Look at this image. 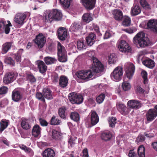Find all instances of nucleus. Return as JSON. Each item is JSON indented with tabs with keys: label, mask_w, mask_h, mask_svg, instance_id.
<instances>
[{
	"label": "nucleus",
	"mask_w": 157,
	"mask_h": 157,
	"mask_svg": "<svg viewBox=\"0 0 157 157\" xmlns=\"http://www.w3.org/2000/svg\"><path fill=\"white\" fill-rule=\"evenodd\" d=\"M131 22L130 18L128 16H125L122 22V24L125 26L130 25Z\"/></svg>",
	"instance_id": "obj_41"
},
{
	"label": "nucleus",
	"mask_w": 157,
	"mask_h": 157,
	"mask_svg": "<svg viewBox=\"0 0 157 157\" xmlns=\"http://www.w3.org/2000/svg\"><path fill=\"white\" fill-rule=\"evenodd\" d=\"M142 63L146 67L151 69L155 66L154 61L151 59H145L142 62Z\"/></svg>",
	"instance_id": "obj_32"
},
{
	"label": "nucleus",
	"mask_w": 157,
	"mask_h": 157,
	"mask_svg": "<svg viewBox=\"0 0 157 157\" xmlns=\"http://www.w3.org/2000/svg\"><path fill=\"white\" fill-rule=\"evenodd\" d=\"M109 122L110 127H114L116 123V119L115 117H112L109 118Z\"/></svg>",
	"instance_id": "obj_50"
},
{
	"label": "nucleus",
	"mask_w": 157,
	"mask_h": 157,
	"mask_svg": "<svg viewBox=\"0 0 157 157\" xmlns=\"http://www.w3.org/2000/svg\"><path fill=\"white\" fill-rule=\"evenodd\" d=\"M39 121L41 125L43 126H47L48 123L44 120L40 118Z\"/></svg>",
	"instance_id": "obj_62"
},
{
	"label": "nucleus",
	"mask_w": 157,
	"mask_h": 157,
	"mask_svg": "<svg viewBox=\"0 0 157 157\" xmlns=\"http://www.w3.org/2000/svg\"><path fill=\"white\" fill-rule=\"evenodd\" d=\"M70 117L74 121L77 122L80 119V117L78 113L76 112H74L71 113Z\"/></svg>",
	"instance_id": "obj_38"
},
{
	"label": "nucleus",
	"mask_w": 157,
	"mask_h": 157,
	"mask_svg": "<svg viewBox=\"0 0 157 157\" xmlns=\"http://www.w3.org/2000/svg\"><path fill=\"white\" fill-rule=\"evenodd\" d=\"M66 109L64 107H62L59 108L58 110V114L59 117L65 119L66 118L65 111Z\"/></svg>",
	"instance_id": "obj_45"
},
{
	"label": "nucleus",
	"mask_w": 157,
	"mask_h": 157,
	"mask_svg": "<svg viewBox=\"0 0 157 157\" xmlns=\"http://www.w3.org/2000/svg\"><path fill=\"white\" fill-rule=\"evenodd\" d=\"M142 104L140 101L136 100H131L127 103V105L133 109H139L142 106Z\"/></svg>",
	"instance_id": "obj_18"
},
{
	"label": "nucleus",
	"mask_w": 157,
	"mask_h": 157,
	"mask_svg": "<svg viewBox=\"0 0 157 157\" xmlns=\"http://www.w3.org/2000/svg\"><path fill=\"white\" fill-rule=\"evenodd\" d=\"M82 19L84 22L89 23L92 20L93 18L90 14L88 13H84L82 16Z\"/></svg>",
	"instance_id": "obj_34"
},
{
	"label": "nucleus",
	"mask_w": 157,
	"mask_h": 157,
	"mask_svg": "<svg viewBox=\"0 0 157 157\" xmlns=\"http://www.w3.org/2000/svg\"><path fill=\"white\" fill-rule=\"evenodd\" d=\"M52 137L53 138L57 139L60 136V132L56 130H53L52 131Z\"/></svg>",
	"instance_id": "obj_51"
},
{
	"label": "nucleus",
	"mask_w": 157,
	"mask_h": 157,
	"mask_svg": "<svg viewBox=\"0 0 157 157\" xmlns=\"http://www.w3.org/2000/svg\"><path fill=\"white\" fill-rule=\"evenodd\" d=\"M145 149L144 147L141 145L139 146L138 149V153L140 157H145Z\"/></svg>",
	"instance_id": "obj_40"
},
{
	"label": "nucleus",
	"mask_w": 157,
	"mask_h": 157,
	"mask_svg": "<svg viewBox=\"0 0 157 157\" xmlns=\"http://www.w3.org/2000/svg\"><path fill=\"white\" fill-rule=\"evenodd\" d=\"M57 55L59 61L65 62L67 61V55L66 50L60 42H58L57 44Z\"/></svg>",
	"instance_id": "obj_3"
},
{
	"label": "nucleus",
	"mask_w": 157,
	"mask_h": 157,
	"mask_svg": "<svg viewBox=\"0 0 157 157\" xmlns=\"http://www.w3.org/2000/svg\"><path fill=\"white\" fill-rule=\"evenodd\" d=\"M96 39V36L93 33H90L86 37V40L87 44L91 46L94 43Z\"/></svg>",
	"instance_id": "obj_26"
},
{
	"label": "nucleus",
	"mask_w": 157,
	"mask_h": 157,
	"mask_svg": "<svg viewBox=\"0 0 157 157\" xmlns=\"http://www.w3.org/2000/svg\"><path fill=\"white\" fill-rule=\"evenodd\" d=\"M36 63L37 65L40 73L43 74L46 71L47 67L43 61L40 60H37L36 62Z\"/></svg>",
	"instance_id": "obj_22"
},
{
	"label": "nucleus",
	"mask_w": 157,
	"mask_h": 157,
	"mask_svg": "<svg viewBox=\"0 0 157 157\" xmlns=\"http://www.w3.org/2000/svg\"><path fill=\"white\" fill-rule=\"evenodd\" d=\"M94 59L89 70L92 73H98L102 71L104 69L103 65L97 58Z\"/></svg>",
	"instance_id": "obj_6"
},
{
	"label": "nucleus",
	"mask_w": 157,
	"mask_h": 157,
	"mask_svg": "<svg viewBox=\"0 0 157 157\" xmlns=\"http://www.w3.org/2000/svg\"><path fill=\"white\" fill-rule=\"evenodd\" d=\"M21 126L23 129L27 130L30 128V125L29 124L28 120L27 119H23L21 122Z\"/></svg>",
	"instance_id": "obj_35"
},
{
	"label": "nucleus",
	"mask_w": 157,
	"mask_h": 157,
	"mask_svg": "<svg viewBox=\"0 0 157 157\" xmlns=\"http://www.w3.org/2000/svg\"><path fill=\"white\" fill-rule=\"evenodd\" d=\"M140 3L144 9L147 10L151 9V7L147 3L145 0H141Z\"/></svg>",
	"instance_id": "obj_44"
},
{
	"label": "nucleus",
	"mask_w": 157,
	"mask_h": 157,
	"mask_svg": "<svg viewBox=\"0 0 157 157\" xmlns=\"http://www.w3.org/2000/svg\"><path fill=\"white\" fill-rule=\"evenodd\" d=\"M67 32L63 27L60 28L58 30V36L61 40H64L67 37Z\"/></svg>",
	"instance_id": "obj_20"
},
{
	"label": "nucleus",
	"mask_w": 157,
	"mask_h": 157,
	"mask_svg": "<svg viewBox=\"0 0 157 157\" xmlns=\"http://www.w3.org/2000/svg\"><path fill=\"white\" fill-rule=\"evenodd\" d=\"M8 122L6 121L2 120L0 122V133H1L8 126Z\"/></svg>",
	"instance_id": "obj_39"
},
{
	"label": "nucleus",
	"mask_w": 157,
	"mask_h": 157,
	"mask_svg": "<svg viewBox=\"0 0 157 157\" xmlns=\"http://www.w3.org/2000/svg\"><path fill=\"white\" fill-rule=\"evenodd\" d=\"M29 14V13L28 12L18 13L15 15L14 21L17 24L22 25L25 23L27 16Z\"/></svg>",
	"instance_id": "obj_9"
},
{
	"label": "nucleus",
	"mask_w": 157,
	"mask_h": 157,
	"mask_svg": "<svg viewBox=\"0 0 157 157\" xmlns=\"http://www.w3.org/2000/svg\"><path fill=\"white\" fill-rule=\"evenodd\" d=\"M8 91V88L6 86H2L0 87V95H3L6 94Z\"/></svg>",
	"instance_id": "obj_57"
},
{
	"label": "nucleus",
	"mask_w": 157,
	"mask_h": 157,
	"mask_svg": "<svg viewBox=\"0 0 157 157\" xmlns=\"http://www.w3.org/2000/svg\"><path fill=\"white\" fill-rule=\"evenodd\" d=\"M124 30L126 32L129 34L133 33L136 31L135 29L133 28L125 29Z\"/></svg>",
	"instance_id": "obj_61"
},
{
	"label": "nucleus",
	"mask_w": 157,
	"mask_h": 157,
	"mask_svg": "<svg viewBox=\"0 0 157 157\" xmlns=\"http://www.w3.org/2000/svg\"><path fill=\"white\" fill-rule=\"evenodd\" d=\"M112 137V134L109 131L104 132L102 133L101 136V137L102 139L106 141L110 140Z\"/></svg>",
	"instance_id": "obj_33"
},
{
	"label": "nucleus",
	"mask_w": 157,
	"mask_h": 157,
	"mask_svg": "<svg viewBox=\"0 0 157 157\" xmlns=\"http://www.w3.org/2000/svg\"><path fill=\"white\" fill-rule=\"evenodd\" d=\"M117 45L119 50L123 52L127 53L131 51V47L124 40H119L117 43Z\"/></svg>",
	"instance_id": "obj_7"
},
{
	"label": "nucleus",
	"mask_w": 157,
	"mask_h": 157,
	"mask_svg": "<svg viewBox=\"0 0 157 157\" xmlns=\"http://www.w3.org/2000/svg\"><path fill=\"white\" fill-rule=\"evenodd\" d=\"M133 42L138 47L143 48L147 46L149 43V39L145 36L142 32L138 33L133 38Z\"/></svg>",
	"instance_id": "obj_1"
},
{
	"label": "nucleus",
	"mask_w": 157,
	"mask_h": 157,
	"mask_svg": "<svg viewBox=\"0 0 157 157\" xmlns=\"http://www.w3.org/2000/svg\"><path fill=\"white\" fill-rule=\"evenodd\" d=\"M60 123L59 120L53 116L52 117L51 120V124L52 125H55L59 124Z\"/></svg>",
	"instance_id": "obj_53"
},
{
	"label": "nucleus",
	"mask_w": 157,
	"mask_h": 157,
	"mask_svg": "<svg viewBox=\"0 0 157 157\" xmlns=\"http://www.w3.org/2000/svg\"><path fill=\"white\" fill-rule=\"evenodd\" d=\"M42 155L43 157H55L56 153L54 150L48 148L43 152Z\"/></svg>",
	"instance_id": "obj_24"
},
{
	"label": "nucleus",
	"mask_w": 157,
	"mask_h": 157,
	"mask_svg": "<svg viewBox=\"0 0 157 157\" xmlns=\"http://www.w3.org/2000/svg\"><path fill=\"white\" fill-rule=\"evenodd\" d=\"M7 22L8 24H7L6 21L3 20L0 21V31L4 30L6 34H8L10 32V28L9 26H12L9 21H8Z\"/></svg>",
	"instance_id": "obj_16"
},
{
	"label": "nucleus",
	"mask_w": 157,
	"mask_h": 157,
	"mask_svg": "<svg viewBox=\"0 0 157 157\" xmlns=\"http://www.w3.org/2000/svg\"><path fill=\"white\" fill-rule=\"evenodd\" d=\"M76 75L79 78L87 81L91 79L93 73L89 70L80 71L77 72Z\"/></svg>",
	"instance_id": "obj_5"
},
{
	"label": "nucleus",
	"mask_w": 157,
	"mask_h": 157,
	"mask_svg": "<svg viewBox=\"0 0 157 157\" xmlns=\"http://www.w3.org/2000/svg\"><path fill=\"white\" fill-rule=\"evenodd\" d=\"M12 42H6L3 44L2 46L1 52L3 54L6 53L11 48Z\"/></svg>",
	"instance_id": "obj_30"
},
{
	"label": "nucleus",
	"mask_w": 157,
	"mask_h": 157,
	"mask_svg": "<svg viewBox=\"0 0 157 157\" xmlns=\"http://www.w3.org/2000/svg\"><path fill=\"white\" fill-rule=\"evenodd\" d=\"M4 62L13 66H14L15 65L14 60L10 57H5L4 59Z\"/></svg>",
	"instance_id": "obj_47"
},
{
	"label": "nucleus",
	"mask_w": 157,
	"mask_h": 157,
	"mask_svg": "<svg viewBox=\"0 0 157 157\" xmlns=\"http://www.w3.org/2000/svg\"><path fill=\"white\" fill-rule=\"evenodd\" d=\"M87 55L92 59L93 62L94 58H97L95 57V53L94 51L93 50L88 52L87 53Z\"/></svg>",
	"instance_id": "obj_56"
},
{
	"label": "nucleus",
	"mask_w": 157,
	"mask_h": 157,
	"mask_svg": "<svg viewBox=\"0 0 157 157\" xmlns=\"http://www.w3.org/2000/svg\"><path fill=\"white\" fill-rule=\"evenodd\" d=\"M28 80L31 83H33L36 81V79L32 75H29L28 76Z\"/></svg>",
	"instance_id": "obj_60"
},
{
	"label": "nucleus",
	"mask_w": 157,
	"mask_h": 157,
	"mask_svg": "<svg viewBox=\"0 0 157 157\" xmlns=\"http://www.w3.org/2000/svg\"><path fill=\"white\" fill-rule=\"evenodd\" d=\"M82 28V25L81 23L75 22L71 26L69 29V31L71 32H76L81 29Z\"/></svg>",
	"instance_id": "obj_27"
},
{
	"label": "nucleus",
	"mask_w": 157,
	"mask_h": 157,
	"mask_svg": "<svg viewBox=\"0 0 157 157\" xmlns=\"http://www.w3.org/2000/svg\"><path fill=\"white\" fill-rule=\"evenodd\" d=\"M77 48L80 50L86 48V45L83 40H79L77 42Z\"/></svg>",
	"instance_id": "obj_42"
},
{
	"label": "nucleus",
	"mask_w": 157,
	"mask_h": 157,
	"mask_svg": "<svg viewBox=\"0 0 157 157\" xmlns=\"http://www.w3.org/2000/svg\"><path fill=\"white\" fill-rule=\"evenodd\" d=\"M105 94L102 93L96 98L97 102L98 103H102L105 97Z\"/></svg>",
	"instance_id": "obj_48"
},
{
	"label": "nucleus",
	"mask_w": 157,
	"mask_h": 157,
	"mask_svg": "<svg viewBox=\"0 0 157 157\" xmlns=\"http://www.w3.org/2000/svg\"><path fill=\"white\" fill-rule=\"evenodd\" d=\"M16 78L14 73L7 72L3 78V82L6 84H9L13 82Z\"/></svg>",
	"instance_id": "obj_14"
},
{
	"label": "nucleus",
	"mask_w": 157,
	"mask_h": 157,
	"mask_svg": "<svg viewBox=\"0 0 157 157\" xmlns=\"http://www.w3.org/2000/svg\"><path fill=\"white\" fill-rule=\"evenodd\" d=\"M22 91L20 88L14 89L12 92V100L15 102H18L22 98Z\"/></svg>",
	"instance_id": "obj_13"
},
{
	"label": "nucleus",
	"mask_w": 157,
	"mask_h": 157,
	"mask_svg": "<svg viewBox=\"0 0 157 157\" xmlns=\"http://www.w3.org/2000/svg\"><path fill=\"white\" fill-rule=\"evenodd\" d=\"M145 29H150L157 32V20L151 19L148 21L147 23H143L141 24Z\"/></svg>",
	"instance_id": "obj_12"
},
{
	"label": "nucleus",
	"mask_w": 157,
	"mask_h": 157,
	"mask_svg": "<svg viewBox=\"0 0 157 157\" xmlns=\"http://www.w3.org/2000/svg\"><path fill=\"white\" fill-rule=\"evenodd\" d=\"M45 41V37L42 34H40L36 36L35 40V43L39 48H41L44 46Z\"/></svg>",
	"instance_id": "obj_17"
},
{
	"label": "nucleus",
	"mask_w": 157,
	"mask_h": 157,
	"mask_svg": "<svg viewBox=\"0 0 157 157\" xmlns=\"http://www.w3.org/2000/svg\"><path fill=\"white\" fill-rule=\"evenodd\" d=\"M141 75L144 79V84H146L148 81L147 74L145 71H142L141 72Z\"/></svg>",
	"instance_id": "obj_54"
},
{
	"label": "nucleus",
	"mask_w": 157,
	"mask_h": 157,
	"mask_svg": "<svg viewBox=\"0 0 157 157\" xmlns=\"http://www.w3.org/2000/svg\"><path fill=\"white\" fill-rule=\"evenodd\" d=\"M114 18L117 21L121 20L123 17L122 12L120 10H115L112 13Z\"/></svg>",
	"instance_id": "obj_28"
},
{
	"label": "nucleus",
	"mask_w": 157,
	"mask_h": 157,
	"mask_svg": "<svg viewBox=\"0 0 157 157\" xmlns=\"http://www.w3.org/2000/svg\"><path fill=\"white\" fill-rule=\"evenodd\" d=\"M128 155L129 157H136V154L133 150H130L129 151Z\"/></svg>",
	"instance_id": "obj_64"
},
{
	"label": "nucleus",
	"mask_w": 157,
	"mask_h": 157,
	"mask_svg": "<svg viewBox=\"0 0 157 157\" xmlns=\"http://www.w3.org/2000/svg\"><path fill=\"white\" fill-rule=\"evenodd\" d=\"M62 14L60 10L54 9L50 11L48 16L45 17V21L51 22L54 20H59L62 18Z\"/></svg>",
	"instance_id": "obj_2"
},
{
	"label": "nucleus",
	"mask_w": 157,
	"mask_h": 157,
	"mask_svg": "<svg viewBox=\"0 0 157 157\" xmlns=\"http://www.w3.org/2000/svg\"><path fill=\"white\" fill-rule=\"evenodd\" d=\"M109 62L110 63H114L117 61V57L114 53L110 54L109 56Z\"/></svg>",
	"instance_id": "obj_43"
},
{
	"label": "nucleus",
	"mask_w": 157,
	"mask_h": 157,
	"mask_svg": "<svg viewBox=\"0 0 157 157\" xmlns=\"http://www.w3.org/2000/svg\"><path fill=\"white\" fill-rule=\"evenodd\" d=\"M36 97L38 100H40L44 102H45V100L43 94H42L40 92H37L36 94Z\"/></svg>",
	"instance_id": "obj_55"
},
{
	"label": "nucleus",
	"mask_w": 157,
	"mask_h": 157,
	"mask_svg": "<svg viewBox=\"0 0 157 157\" xmlns=\"http://www.w3.org/2000/svg\"><path fill=\"white\" fill-rule=\"evenodd\" d=\"M144 136H147V137L149 138H151L152 137V136H150L149 135L146 134V133H144V135L140 134L139 135L138 137L136 138V142H137V143H138L139 142L144 141L145 139V137Z\"/></svg>",
	"instance_id": "obj_37"
},
{
	"label": "nucleus",
	"mask_w": 157,
	"mask_h": 157,
	"mask_svg": "<svg viewBox=\"0 0 157 157\" xmlns=\"http://www.w3.org/2000/svg\"><path fill=\"white\" fill-rule=\"evenodd\" d=\"M83 5L87 9L91 10L94 7L95 0H81Z\"/></svg>",
	"instance_id": "obj_19"
},
{
	"label": "nucleus",
	"mask_w": 157,
	"mask_h": 157,
	"mask_svg": "<svg viewBox=\"0 0 157 157\" xmlns=\"http://www.w3.org/2000/svg\"><path fill=\"white\" fill-rule=\"evenodd\" d=\"M44 61L47 65L52 64L55 63L57 61V59L54 57L49 56L45 57L44 59Z\"/></svg>",
	"instance_id": "obj_36"
},
{
	"label": "nucleus",
	"mask_w": 157,
	"mask_h": 157,
	"mask_svg": "<svg viewBox=\"0 0 157 157\" xmlns=\"http://www.w3.org/2000/svg\"><path fill=\"white\" fill-rule=\"evenodd\" d=\"M69 99L72 104H80L83 101L82 96L75 92L70 93L68 95Z\"/></svg>",
	"instance_id": "obj_10"
},
{
	"label": "nucleus",
	"mask_w": 157,
	"mask_h": 157,
	"mask_svg": "<svg viewBox=\"0 0 157 157\" xmlns=\"http://www.w3.org/2000/svg\"><path fill=\"white\" fill-rule=\"evenodd\" d=\"M116 106L117 109L123 115H127L130 111V109L127 108L125 105L123 103L121 102L117 103H116Z\"/></svg>",
	"instance_id": "obj_15"
},
{
	"label": "nucleus",
	"mask_w": 157,
	"mask_h": 157,
	"mask_svg": "<svg viewBox=\"0 0 157 157\" xmlns=\"http://www.w3.org/2000/svg\"><path fill=\"white\" fill-rule=\"evenodd\" d=\"M91 116V124L89 125V123L87 120H86L85 123L88 128L90 127L93 125L96 124L98 122L99 117L97 113L94 111H92L90 113Z\"/></svg>",
	"instance_id": "obj_11"
},
{
	"label": "nucleus",
	"mask_w": 157,
	"mask_h": 157,
	"mask_svg": "<svg viewBox=\"0 0 157 157\" xmlns=\"http://www.w3.org/2000/svg\"><path fill=\"white\" fill-rule=\"evenodd\" d=\"M68 79L67 77L65 76H60L59 80V85L62 87H66L67 85Z\"/></svg>",
	"instance_id": "obj_31"
},
{
	"label": "nucleus",
	"mask_w": 157,
	"mask_h": 157,
	"mask_svg": "<svg viewBox=\"0 0 157 157\" xmlns=\"http://www.w3.org/2000/svg\"><path fill=\"white\" fill-rule=\"evenodd\" d=\"M124 68L126 76L129 79H131L135 71L134 65L131 63H127L125 64Z\"/></svg>",
	"instance_id": "obj_8"
},
{
	"label": "nucleus",
	"mask_w": 157,
	"mask_h": 157,
	"mask_svg": "<svg viewBox=\"0 0 157 157\" xmlns=\"http://www.w3.org/2000/svg\"><path fill=\"white\" fill-rule=\"evenodd\" d=\"M141 12V9L138 5L134 4L131 10V14L134 16L140 14Z\"/></svg>",
	"instance_id": "obj_23"
},
{
	"label": "nucleus",
	"mask_w": 157,
	"mask_h": 157,
	"mask_svg": "<svg viewBox=\"0 0 157 157\" xmlns=\"http://www.w3.org/2000/svg\"><path fill=\"white\" fill-rule=\"evenodd\" d=\"M82 154V157H89L88 152L86 148H85L83 150Z\"/></svg>",
	"instance_id": "obj_63"
},
{
	"label": "nucleus",
	"mask_w": 157,
	"mask_h": 157,
	"mask_svg": "<svg viewBox=\"0 0 157 157\" xmlns=\"http://www.w3.org/2000/svg\"><path fill=\"white\" fill-rule=\"evenodd\" d=\"M123 70L121 66L116 67L111 73L110 76L114 81L119 82L122 78Z\"/></svg>",
	"instance_id": "obj_4"
},
{
	"label": "nucleus",
	"mask_w": 157,
	"mask_h": 157,
	"mask_svg": "<svg viewBox=\"0 0 157 157\" xmlns=\"http://www.w3.org/2000/svg\"><path fill=\"white\" fill-rule=\"evenodd\" d=\"M23 50L21 49L17 52V54L14 55V58L17 62H20L21 61V56Z\"/></svg>",
	"instance_id": "obj_46"
},
{
	"label": "nucleus",
	"mask_w": 157,
	"mask_h": 157,
	"mask_svg": "<svg viewBox=\"0 0 157 157\" xmlns=\"http://www.w3.org/2000/svg\"><path fill=\"white\" fill-rule=\"evenodd\" d=\"M131 85L130 83L127 82H123L122 84L123 89L124 91L129 90L131 88Z\"/></svg>",
	"instance_id": "obj_52"
},
{
	"label": "nucleus",
	"mask_w": 157,
	"mask_h": 157,
	"mask_svg": "<svg viewBox=\"0 0 157 157\" xmlns=\"http://www.w3.org/2000/svg\"><path fill=\"white\" fill-rule=\"evenodd\" d=\"M43 94L44 98L48 100H51L53 98L52 91L47 88H45L43 89Z\"/></svg>",
	"instance_id": "obj_25"
},
{
	"label": "nucleus",
	"mask_w": 157,
	"mask_h": 157,
	"mask_svg": "<svg viewBox=\"0 0 157 157\" xmlns=\"http://www.w3.org/2000/svg\"><path fill=\"white\" fill-rule=\"evenodd\" d=\"M41 131V128L40 126L38 125H35L33 127L32 135L34 137H37L40 135Z\"/></svg>",
	"instance_id": "obj_29"
},
{
	"label": "nucleus",
	"mask_w": 157,
	"mask_h": 157,
	"mask_svg": "<svg viewBox=\"0 0 157 157\" xmlns=\"http://www.w3.org/2000/svg\"><path fill=\"white\" fill-rule=\"evenodd\" d=\"M51 79L53 82H58L59 80L58 75L56 73H54L51 76Z\"/></svg>",
	"instance_id": "obj_58"
},
{
	"label": "nucleus",
	"mask_w": 157,
	"mask_h": 157,
	"mask_svg": "<svg viewBox=\"0 0 157 157\" xmlns=\"http://www.w3.org/2000/svg\"><path fill=\"white\" fill-rule=\"evenodd\" d=\"M71 1V0H64V1L60 0L61 4L63 6L67 8H68L69 7Z\"/></svg>",
	"instance_id": "obj_49"
},
{
	"label": "nucleus",
	"mask_w": 157,
	"mask_h": 157,
	"mask_svg": "<svg viewBox=\"0 0 157 157\" xmlns=\"http://www.w3.org/2000/svg\"><path fill=\"white\" fill-rule=\"evenodd\" d=\"M156 113L153 109H149L146 114V117L147 121H151L157 117Z\"/></svg>",
	"instance_id": "obj_21"
},
{
	"label": "nucleus",
	"mask_w": 157,
	"mask_h": 157,
	"mask_svg": "<svg viewBox=\"0 0 157 157\" xmlns=\"http://www.w3.org/2000/svg\"><path fill=\"white\" fill-rule=\"evenodd\" d=\"M22 64L23 67H26L30 66L31 64L30 61L29 60L25 59L22 62Z\"/></svg>",
	"instance_id": "obj_59"
}]
</instances>
